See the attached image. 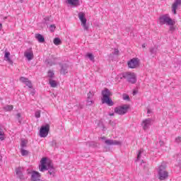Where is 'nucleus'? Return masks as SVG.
Listing matches in <instances>:
<instances>
[{"instance_id": "obj_1", "label": "nucleus", "mask_w": 181, "mask_h": 181, "mask_svg": "<svg viewBox=\"0 0 181 181\" xmlns=\"http://www.w3.org/2000/svg\"><path fill=\"white\" fill-rule=\"evenodd\" d=\"M39 170L40 172H44L45 170H48L49 175L51 176H54V166L53 165V162L48 160L47 158H42L40 160V165H39Z\"/></svg>"}, {"instance_id": "obj_2", "label": "nucleus", "mask_w": 181, "mask_h": 181, "mask_svg": "<svg viewBox=\"0 0 181 181\" xmlns=\"http://www.w3.org/2000/svg\"><path fill=\"white\" fill-rule=\"evenodd\" d=\"M102 103L103 104H107L109 107H112L114 105V102L110 98L112 95V93L110 91V89L105 88V90H102Z\"/></svg>"}, {"instance_id": "obj_3", "label": "nucleus", "mask_w": 181, "mask_h": 181, "mask_svg": "<svg viewBox=\"0 0 181 181\" xmlns=\"http://www.w3.org/2000/svg\"><path fill=\"white\" fill-rule=\"evenodd\" d=\"M158 20L160 25H168L169 26H173V25H175V22L169 16V14L160 16Z\"/></svg>"}, {"instance_id": "obj_4", "label": "nucleus", "mask_w": 181, "mask_h": 181, "mask_svg": "<svg viewBox=\"0 0 181 181\" xmlns=\"http://www.w3.org/2000/svg\"><path fill=\"white\" fill-rule=\"evenodd\" d=\"M158 176L160 180H166L169 177V173L166 171V165L163 163L158 168Z\"/></svg>"}, {"instance_id": "obj_5", "label": "nucleus", "mask_w": 181, "mask_h": 181, "mask_svg": "<svg viewBox=\"0 0 181 181\" xmlns=\"http://www.w3.org/2000/svg\"><path fill=\"white\" fill-rule=\"evenodd\" d=\"M129 108H130L129 105H123L121 106L116 107L115 108V112L118 115H125V114L128 112V110H129Z\"/></svg>"}, {"instance_id": "obj_6", "label": "nucleus", "mask_w": 181, "mask_h": 181, "mask_svg": "<svg viewBox=\"0 0 181 181\" xmlns=\"http://www.w3.org/2000/svg\"><path fill=\"white\" fill-rule=\"evenodd\" d=\"M123 78H126L128 83L135 84L136 83V75L134 73H124L122 74Z\"/></svg>"}, {"instance_id": "obj_7", "label": "nucleus", "mask_w": 181, "mask_h": 181, "mask_svg": "<svg viewBox=\"0 0 181 181\" xmlns=\"http://www.w3.org/2000/svg\"><path fill=\"white\" fill-rule=\"evenodd\" d=\"M49 131H50V125L47 124L45 126H42L40 129V138H46L49 135Z\"/></svg>"}, {"instance_id": "obj_8", "label": "nucleus", "mask_w": 181, "mask_h": 181, "mask_svg": "<svg viewBox=\"0 0 181 181\" xmlns=\"http://www.w3.org/2000/svg\"><path fill=\"white\" fill-rule=\"evenodd\" d=\"M127 64L129 69H136V67H138L139 64V61L137 58H133L128 62Z\"/></svg>"}, {"instance_id": "obj_9", "label": "nucleus", "mask_w": 181, "mask_h": 181, "mask_svg": "<svg viewBox=\"0 0 181 181\" xmlns=\"http://www.w3.org/2000/svg\"><path fill=\"white\" fill-rule=\"evenodd\" d=\"M61 67L60 74L62 76H66L69 73V65L67 64H59Z\"/></svg>"}, {"instance_id": "obj_10", "label": "nucleus", "mask_w": 181, "mask_h": 181, "mask_svg": "<svg viewBox=\"0 0 181 181\" xmlns=\"http://www.w3.org/2000/svg\"><path fill=\"white\" fill-rule=\"evenodd\" d=\"M16 173L17 175V177L20 179V180H25V175H23V168L22 167H18L16 169Z\"/></svg>"}, {"instance_id": "obj_11", "label": "nucleus", "mask_w": 181, "mask_h": 181, "mask_svg": "<svg viewBox=\"0 0 181 181\" xmlns=\"http://www.w3.org/2000/svg\"><path fill=\"white\" fill-rule=\"evenodd\" d=\"M105 144L107 145L108 146H111L112 145H118L121 146L122 145V142L118 141L117 140H112V139H107L105 141Z\"/></svg>"}, {"instance_id": "obj_12", "label": "nucleus", "mask_w": 181, "mask_h": 181, "mask_svg": "<svg viewBox=\"0 0 181 181\" xmlns=\"http://www.w3.org/2000/svg\"><path fill=\"white\" fill-rule=\"evenodd\" d=\"M181 6V0H175V2L172 5V12L174 15H176V9H177V6Z\"/></svg>"}, {"instance_id": "obj_13", "label": "nucleus", "mask_w": 181, "mask_h": 181, "mask_svg": "<svg viewBox=\"0 0 181 181\" xmlns=\"http://www.w3.org/2000/svg\"><path fill=\"white\" fill-rule=\"evenodd\" d=\"M25 57L28 59V60H33V52H32V48L29 49V52H25L24 53Z\"/></svg>"}, {"instance_id": "obj_14", "label": "nucleus", "mask_w": 181, "mask_h": 181, "mask_svg": "<svg viewBox=\"0 0 181 181\" xmlns=\"http://www.w3.org/2000/svg\"><path fill=\"white\" fill-rule=\"evenodd\" d=\"M151 118L146 119L143 121V128L144 129H148L149 128V126L151 125Z\"/></svg>"}, {"instance_id": "obj_15", "label": "nucleus", "mask_w": 181, "mask_h": 181, "mask_svg": "<svg viewBox=\"0 0 181 181\" xmlns=\"http://www.w3.org/2000/svg\"><path fill=\"white\" fill-rule=\"evenodd\" d=\"M66 4L71 6H78L80 5V0H67Z\"/></svg>"}, {"instance_id": "obj_16", "label": "nucleus", "mask_w": 181, "mask_h": 181, "mask_svg": "<svg viewBox=\"0 0 181 181\" xmlns=\"http://www.w3.org/2000/svg\"><path fill=\"white\" fill-rule=\"evenodd\" d=\"M78 18L81 23H86L87 22V18H86V14L83 12L78 13Z\"/></svg>"}, {"instance_id": "obj_17", "label": "nucleus", "mask_w": 181, "mask_h": 181, "mask_svg": "<svg viewBox=\"0 0 181 181\" xmlns=\"http://www.w3.org/2000/svg\"><path fill=\"white\" fill-rule=\"evenodd\" d=\"M158 46H154L153 47L150 48V53L152 57H155L156 56V52H158Z\"/></svg>"}, {"instance_id": "obj_18", "label": "nucleus", "mask_w": 181, "mask_h": 181, "mask_svg": "<svg viewBox=\"0 0 181 181\" xmlns=\"http://www.w3.org/2000/svg\"><path fill=\"white\" fill-rule=\"evenodd\" d=\"M35 39H37L40 43H45V37L41 34H35Z\"/></svg>"}, {"instance_id": "obj_19", "label": "nucleus", "mask_w": 181, "mask_h": 181, "mask_svg": "<svg viewBox=\"0 0 181 181\" xmlns=\"http://www.w3.org/2000/svg\"><path fill=\"white\" fill-rule=\"evenodd\" d=\"M9 56H11V53L6 52L5 53L4 57L5 59H6V62H8L10 64H13V62L12 61V59H11V58H9Z\"/></svg>"}, {"instance_id": "obj_20", "label": "nucleus", "mask_w": 181, "mask_h": 181, "mask_svg": "<svg viewBox=\"0 0 181 181\" xmlns=\"http://www.w3.org/2000/svg\"><path fill=\"white\" fill-rule=\"evenodd\" d=\"M44 23H45L46 25H49V23L53 22V18H52V16L45 17L44 18Z\"/></svg>"}, {"instance_id": "obj_21", "label": "nucleus", "mask_w": 181, "mask_h": 181, "mask_svg": "<svg viewBox=\"0 0 181 181\" xmlns=\"http://www.w3.org/2000/svg\"><path fill=\"white\" fill-rule=\"evenodd\" d=\"M53 43L54 45H55L56 46H59V45L62 44V40H60V38L59 37H55L53 40Z\"/></svg>"}, {"instance_id": "obj_22", "label": "nucleus", "mask_w": 181, "mask_h": 181, "mask_svg": "<svg viewBox=\"0 0 181 181\" xmlns=\"http://www.w3.org/2000/svg\"><path fill=\"white\" fill-rule=\"evenodd\" d=\"M49 84L52 88H56L57 87V83H56V81L49 79Z\"/></svg>"}, {"instance_id": "obj_23", "label": "nucleus", "mask_w": 181, "mask_h": 181, "mask_svg": "<svg viewBox=\"0 0 181 181\" xmlns=\"http://www.w3.org/2000/svg\"><path fill=\"white\" fill-rule=\"evenodd\" d=\"M5 139V133L4 132V129L0 127V140L4 141Z\"/></svg>"}, {"instance_id": "obj_24", "label": "nucleus", "mask_w": 181, "mask_h": 181, "mask_svg": "<svg viewBox=\"0 0 181 181\" xmlns=\"http://www.w3.org/2000/svg\"><path fill=\"white\" fill-rule=\"evenodd\" d=\"M21 152L22 156H28V155H29V151L25 150L24 148H21Z\"/></svg>"}, {"instance_id": "obj_25", "label": "nucleus", "mask_w": 181, "mask_h": 181, "mask_svg": "<svg viewBox=\"0 0 181 181\" xmlns=\"http://www.w3.org/2000/svg\"><path fill=\"white\" fill-rule=\"evenodd\" d=\"M86 57H88L90 62H95L94 55L92 53H88L86 54Z\"/></svg>"}, {"instance_id": "obj_26", "label": "nucleus", "mask_w": 181, "mask_h": 181, "mask_svg": "<svg viewBox=\"0 0 181 181\" xmlns=\"http://www.w3.org/2000/svg\"><path fill=\"white\" fill-rule=\"evenodd\" d=\"M86 144L88 145V146H91L92 148H97L98 146L97 143L94 141L88 142Z\"/></svg>"}, {"instance_id": "obj_27", "label": "nucleus", "mask_w": 181, "mask_h": 181, "mask_svg": "<svg viewBox=\"0 0 181 181\" xmlns=\"http://www.w3.org/2000/svg\"><path fill=\"white\" fill-rule=\"evenodd\" d=\"M5 111H12L13 110V105H6L4 107Z\"/></svg>"}, {"instance_id": "obj_28", "label": "nucleus", "mask_w": 181, "mask_h": 181, "mask_svg": "<svg viewBox=\"0 0 181 181\" xmlns=\"http://www.w3.org/2000/svg\"><path fill=\"white\" fill-rule=\"evenodd\" d=\"M93 104H94V101H93V100H91V99L87 98V100H86V105L90 107V105H93Z\"/></svg>"}, {"instance_id": "obj_29", "label": "nucleus", "mask_w": 181, "mask_h": 181, "mask_svg": "<svg viewBox=\"0 0 181 181\" xmlns=\"http://www.w3.org/2000/svg\"><path fill=\"white\" fill-rule=\"evenodd\" d=\"M98 126L99 127V128H101L103 131H105V126H104V123H103V122H99Z\"/></svg>"}, {"instance_id": "obj_30", "label": "nucleus", "mask_w": 181, "mask_h": 181, "mask_svg": "<svg viewBox=\"0 0 181 181\" xmlns=\"http://www.w3.org/2000/svg\"><path fill=\"white\" fill-rule=\"evenodd\" d=\"M27 144H28V143L26 142V141L22 140V141H21V149H23V148H26Z\"/></svg>"}, {"instance_id": "obj_31", "label": "nucleus", "mask_w": 181, "mask_h": 181, "mask_svg": "<svg viewBox=\"0 0 181 181\" xmlns=\"http://www.w3.org/2000/svg\"><path fill=\"white\" fill-rule=\"evenodd\" d=\"M48 77H49V78H53V77H54V72L52 70L48 71Z\"/></svg>"}, {"instance_id": "obj_32", "label": "nucleus", "mask_w": 181, "mask_h": 181, "mask_svg": "<svg viewBox=\"0 0 181 181\" xmlns=\"http://www.w3.org/2000/svg\"><path fill=\"white\" fill-rule=\"evenodd\" d=\"M81 26H83L84 30H88V25H87V22L81 23Z\"/></svg>"}, {"instance_id": "obj_33", "label": "nucleus", "mask_w": 181, "mask_h": 181, "mask_svg": "<svg viewBox=\"0 0 181 181\" xmlns=\"http://www.w3.org/2000/svg\"><path fill=\"white\" fill-rule=\"evenodd\" d=\"M49 30L50 32H54V30H56V25L54 24H52L49 25Z\"/></svg>"}, {"instance_id": "obj_34", "label": "nucleus", "mask_w": 181, "mask_h": 181, "mask_svg": "<svg viewBox=\"0 0 181 181\" xmlns=\"http://www.w3.org/2000/svg\"><path fill=\"white\" fill-rule=\"evenodd\" d=\"M29 79L28 78H25L23 76H21L20 78V81H21V83H24V84L28 81Z\"/></svg>"}, {"instance_id": "obj_35", "label": "nucleus", "mask_w": 181, "mask_h": 181, "mask_svg": "<svg viewBox=\"0 0 181 181\" xmlns=\"http://www.w3.org/2000/svg\"><path fill=\"white\" fill-rule=\"evenodd\" d=\"M142 152H144V149H141L139 151V153L137 154V159L136 160V161L139 160L141 159V155H142Z\"/></svg>"}, {"instance_id": "obj_36", "label": "nucleus", "mask_w": 181, "mask_h": 181, "mask_svg": "<svg viewBox=\"0 0 181 181\" xmlns=\"http://www.w3.org/2000/svg\"><path fill=\"white\" fill-rule=\"evenodd\" d=\"M25 86H27L29 88H33L32 82L30 81H28L25 83Z\"/></svg>"}, {"instance_id": "obj_37", "label": "nucleus", "mask_w": 181, "mask_h": 181, "mask_svg": "<svg viewBox=\"0 0 181 181\" xmlns=\"http://www.w3.org/2000/svg\"><path fill=\"white\" fill-rule=\"evenodd\" d=\"M50 146H55L57 147V143L56 142V140H53L49 143Z\"/></svg>"}, {"instance_id": "obj_38", "label": "nucleus", "mask_w": 181, "mask_h": 181, "mask_svg": "<svg viewBox=\"0 0 181 181\" xmlns=\"http://www.w3.org/2000/svg\"><path fill=\"white\" fill-rule=\"evenodd\" d=\"M93 97H94V93H92L91 91H90L88 93V99H92Z\"/></svg>"}, {"instance_id": "obj_39", "label": "nucleus", "mask_w": 181, "mask_h": 181, "mask_svg": "<svg viewBox=\"0 0 181 181\" xmlns=\"http://www.w3.org/2000/svg\"><path fill=\"white\" fill-rule=\"evenodd\" d=\"M123 100H125L127 101H129V95H128L127 94H124L123 95Z\"/></svg>"}, {"instance_id": "obj_40", "label": "nucleus", "mask_w": 181, "mask_h": 181, "mask_svg": "<svg viewBox=\"0 0 181 181\" xmlns=\"http://www.w3.org/2000/svg\"><path fill=\"white\" fill-rule=\"evenodd\" d=\"M35 115L36 118H40V110L36 111Z\"/></svg>"}, {"instance_id": "obj_41", "label": "nucleus", "mask_w": 181, "mask_h": 181, "mask_svg": "<svg viewBox=\"0 0 181 181\" xmlns=\"http://www.w3.org/2000/svg\"><path fill=\"white\" fill-rule=\"evenodd\" d=\"M16 117H17L19 124H21V113H17Z\"/></svg>"}, {"instance_id": "obj_42", "label": "nucleus", "mask_w": 181, "mask_h": 181, "mask_svg": "<svg viewBox=\"0 0 181 181\" xmlns=\"http://www.w3.org/2000/svg\"><path fill=\"white\" fill-rule=\"evenodd\" d=\"M175 142H177V144H179L180 142H181V136H178L175 139Z\"/></svg>"}, {"instance_id": "obj_43", "label": "nucleus", "mask_w": 181, "mask_h": 181, "mask_svg": "<svg viewBox=\"0 0 181 181\" xmlns=\"http://www.w3.org/2000/svg\"><path fill=\"white\" fill-rule=\"evenodd\" d=\"M119 53V50H118V49H115V52H114L113 54L117 55V54H118Z\"/></svg>"}, {"instance_id": "obj_44", "label": "nucleus", "mask_w": 181, "mask_h": 181, "mask_svg": "<svg viewBox=\"0 0 181 181\" xmlns=\"http://www.w3.org/2000/svg\"><path fill=\"white\" fill-rule=\"evenodd\" d=\"M109 124L111 125V126H112V127H115V122H112V121H110L109 122Z\"/></svg>"}, {"instance_id": "obj_45", "label": "nucleus", "mask_w": 181, "mask_h": 181, "mask_svg": "<svg viewBox=\"0 0 181 181\" xmlns=\"http://www.w3.org/2000/svg\"><path fill=\"white\" fill-rule=\"evenodd\" d=\"M159 145H160V146H163V145H165V142L162 141V140H160Z\"/></svg>"}, {"instance_id": "obj_46", "label": "nucleus", "mask_w": 181, "mask_h": 181, "mask_svg": "<svg viewBox=\"0 0 181 181\" xmlns=\"http://www.w3.org/2000/svg\"><path fill=\"white\" fill-rule=\"evenodd\" d=\"M170 30H175V27H173V25H170Z\"/></svg>"}, {"instance_id": "obj_47", "label": "nucleus", "mask_w": 181, "mask_h": 181, "mask_svg": "<svg viewBox=\"0 0 181 181\" xmlns=\"http://www.w3.org/2000/svg\"><path fill=\"white\" fill-rule=\"evenodd\" d=\"M132 94H133V95H136V94H138V91L134 90Z\"/></svg>"}, {"instance_id": "obj_48", "label": "nucleus", "mask_w": 181, "mask_h": 181, "mask_svg": "<svg viewBox=\"0 0 181 181\" xmlns=\"http://www.w3.org/2000/svg\"><path fill=\"white\" fill-rule=\"evenodd\" d=\"M100 139H102L103 141H105V139H107L106 136H103L100 138Z\"/></svg>"}, {"instance_id": "obj_49", "label": "nucleus", "mask_w": 181, "mask_h": 181, "mask_svg": "<svg viewBox=\"0 0 181 181\" xmlns=\"http://www.w3.org/2000/svg\"><path fill=\"white\" fill-rule=\"evenodd\" d=\"M104 149L107 151L110 150V148H108V147H107V146H105V147H104Z\"/></svg>"}, {"instance_id": "obj_50", "label": "nucleus", "mask_w": 181, "mask_h": 181, "mask_svg": "<svg viewBox=\"0 0 181 181\" xmlns=\"http://www.w3.org/2000/svg\"><path fill=\"white\" fill-rule=\"evenodd\" d=\"M30 94H31V95H35V91H32V92L30 93Z\"/></svg>"}, {"instance_id": "obj_51", "label": "nucleus", "mask_w": 181, "mask_h": 181, "mask_svg": "<svg viewBox=\"0 0 181 181\" xmlns=\"http://www.w3.org/2000/svg\"><path fill=\"white\" fill-rule=\"evenodd\" d=\"M0 30H2V23H0Z\"/></svg>"}, {"instance_id": "obj_52", "label": "nucleus", "mask_w": 181, "mask_h": 181, "mask_svg": "<svg viewBox=\"0 0 181 181\" xmlns=\"http://www.w3.org/2000/svg\"><path fill=\"white\" fill-rule=\"evenodd\" d=\"M142 47H143V48H145V47H146V45H145V44H143V45H142Z\"/></svg>"}, {"instance_id": "obj_53", "label": "nucleus", "mask_w": 181, "mask_h": 181, "mask_svg": "<svg viewBox=\"0 0 181 181\" xmlns=\"http://www.w3.org/2000/svg\"><path fill=\"white\" fill-rule=\"evenodd\" d=\"M109 115H110V117H114V113H110V114H109Z\"/></svg>"}, {"instance_id": "obj_54", "label": "nucleus", "mask_w": 181, "mask_h": 181, "mask_svg": "<svg viewBox=\"0 0 181 181\" xmlns=\"http://www.w3.org/2000/svg\"><path fill=\"white\" fill-rule=\"evenodd\" d=\"M0 160H2V156H1V151H0Z\"/></svg>"}, {"instance_id": "obj_55", "label": "nucleus", "mask_w": 181, "mask_h": 181, "mask_svg": "<svg viewBox=\"0 0 181 181\" xmlns=\"http://www.w3.org/2000/svg\"><path fill=\"white\" fill-rule=\"evenodd\" d=\"M147 112H148V114H149L151 112V111L149 110H148Z\"/></svg>"}, {"instance_id": "obj_56", "label": "nucleus", "mask_w": 181, "mask_h": 181, "mask_svg": "<svg viewBox=\"0 0 181 181\" xmlns=\"http://www.w3.org/2000/svg\"><path fill=\"white\" fill-rule=\"evenodd\" d=\"M163 151H168V149L167 148H163Z\"/></svg>"}, {"instance_id": "obj_57", "label": "nucleus", "mask_w": 181, "mask_h": 181, "mask_svg": "<svg viewBox=\"0 0 181 181\" xmlns=\"http://www.w3.org/2000/svg\"><path fill=\"white\" fill-rule=\"evenodd\" d=\"M47 64H50V62H47Z\"/></svg>"}, {"instance_id": "obj_58", "label": "nucleus", "mask_w": 181, "mask_h": 181, "mask_svg": "<svg viewBox=\"0 0 181 181\" xmlns=\"http://www.w3.org/2000/svg\"><path fill=\"white\" fill-rule=\"evenodd\" d=\"M4 19H6V17H5Z\"/></svg>"}, {"instance_id": "obj_59", "label": "nucleus", "mask_w": 181, "mask_h": 181, "mask_svg": "<svg viewBox=\"0 0 181 181\" xmlns=\"http://www.w3.org/2000/svg\"><path fill=\"white\" fill-rule=\"evenodd\" d=\"M81 108H83V106H81Z\"/></svg>"}, {"instance_id": "obj_60", "label": "nucleus", "mask_w": 181, "mask_h": 181, "mask_svg": "<svg viewBox=\"0 0 181 181\" xmlns=\"http://www.w3.org/2000/svg\"><path fill=\"white\" fill-rule=\"evenodd\" d=\"M20 1H21V2H22V1H23V0H20Z\"/></svg>"}]
</instances>
